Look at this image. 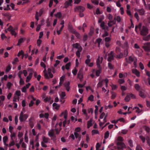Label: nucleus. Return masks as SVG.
Listing matches in <instances>:
<instances>
[{
	"instance_id": "ddd939ff",
	"label": "nucleus",
	"mask_w": 150,
	"mask_h": 150,
	"mask_svg": "<svg viewBox=\"0 0 150 150\" xmlns=\"http://www.w3.org/2000/svg\"><path fill=\"white\" fill-rule=\"evenodd\" d=\"M132 73L135 74L137 76L139 77L140 76V73L136 69H132Z\"/></svg>"
},
{
	"instance_id": "09e8293b",
	"label": "nucleus",
	"mask_w": 150,
	"mask_h": 150,
	"mask_svg": "<svg viewBox=\"0 0 150 150\" xmlns=\"http://www.w3.org/2000/svg\"><path fill=\"white\" fill-rule=\"evenodd\" d=\"M94 96L93 95H91L88 97V100H90L91 101H93V100Z\"/></svg>"
},
{
	"instance_id": "774afa93",
	"label": "nucleus",
	"mask_w": 150,
	"mask_h": 150,
	"mask_svg": "<svg viewBox=\"0 0 150 150\" xmlns=\"http://www.w3.org/2000/svg\"><path fill=\"white\" fill-rule=\"evenodd\" d=\"M130 99V98L127 94L125 98V100L126 102H128L129 100Z\"/></svg>"
},
{
	"instance_id": "58836bf2",
	"label": "nucleus",
	"mask_w": 150,
	"mask_h": 150,
	"mask_svg": "<svg viewBox=\"0 0 150 150\" xmlns=\"http://www.w3.org/2000/svg\"><path fill=\"white\" fill-rule=\"evenodd\" d=\"M112 96L111 97V99H114L116 97V94L113 92H111Z\"/></svg>"
},
{
	"instance_id": "20e7f679",
	"label": "nucleus",
	"mask_w": 150,
	"mask_h": 150,
	"mask_svg": "<svg viewBox=\"0 0 150 150\" xmlns=\"http://www.w3.org/2000/svg\"><path fill=\"white\" fill-rule=\"evenodd\" d=\"M148 33V29L146 26H143L140 30V34L142 35L146 36Z\"/></svg>"
},
{
	"instance_id": "e433bc0d",
	"label": "nucleus",
	"mask_w": 150,
	"mask_h": 150,
	"mask_svg": "<svg viewBox=\"0 0 150 150\" xmlns=\"http://www.w3.org/2000/svg\"><path fill=\"white\" fill-rule=\"evenodd\" d=\"M43 25V24H40L38 25L37 27L36 28V31H39L40 29L41 26Z\"/></svg>"
},
{
	"instance_id": "bb28decb",
	"label": "nucleus",
	"mask_w": 150,
	"mask_h": 150,
	"mask_svg": "<svg viewBox=\"0 0 150 150\" xmlns=\"http://www.w3.org/2000/svg\"><path fill=\"white\" fill-rule=\"evenodd\" d=\"M52 106L56 110H58L60 107V105L55 103H54L53 104Z\"/></svg>"
},
{
	"instance_id": "f3484780",
	"label": "nucleus",
	"mask_w": 150,
	"mask_h": 150,
	"mask_svg": "<svg viewBox=\"0 0 150 150\" xmlns=\"http://www.w3.org/2000/svg\"><path fill=\"white\" fill-rule=\"evenodd\" d=\"M94 28L92 27H91L90 30V32L88 34V35L90 37L92 36L94 33Z\"/></svg>"
},
{
	"instance_id": "5701e85b",
	"label": "nucleus",
	"mask_w": 150,
	"mask_h": 150,
	"mask_svg": "<svg viewBox=\"0 0 150 150\" xmlns=\"http://www.w3.org/2000/svg\"><path fill=\"white\" fill-rule=\"evenodd\" d=\"M2 15L4 16L7 17L9 19H10L11 17L9 13H2Z\"/></svg>"
},
{
	"instance_id": "2f4dec72",
	"label": "nucleus",
	"mask_w": 150,
	"mask_h": 150,
	"mask_svg": "<svg viewBox=\"0 0 150 150\" xmlns=\"http://www.w3.org/2000/svg\"><path fill=\"white\" fill-rule=\"evenodd\" d=\"M92 134L93 135L98 134L99 132L97 130L93 129L92 131Z\"/></svg>"
},
{
	"instance_id": "f03ea898",
	"label": "nucleus",
	"mask_w": 150,
	"mask_h": 150,
	"mask_svg": "<svg viewBox=\"0 0 150 150\" xmlns=\"http://www.w3.org/2000/svg\"><path fill=\"white\" fill-rule=\"evenodd\" d=\"M72 46L73 48L78 49V50L76 52V54L77 56H80V52L82 51V49L81 47L78 43L73 44Z\"/></svg>"
},
{
	"instance_id": "412c9836",
	"label": "nucleus",
	"mask_w": 150,
	"mask_h": 150,
	"mask_svg": "<svg viewBox=\"0 0 150 150\" xmlns=\"http://www.w3.org/2000/svg\"><path fill=\"white\" fill-rule=\"evenodd\" d=\"M50 139L46 137H42V142L45 143H48V142L49 141Z\"/></svg>"
},
{
	"instance_id": "a878e982",
	"label": "nucleus",
	"mask_w": 150,
	"mask_h": 150,
	"mask_svg": "<svg viewBox=\"0 0 150 150\" xmlns=\"http://www.w3.org/2000/svg\"><path fill=\"white\" fill-rule=\"evenodd\" d=\"M138 12L139 13L140 15H143L145 11L144 9H142L138 10Z\"/></svg>"
},
{
	"instance_id": "37998d69",
	"label": "nucleus",
	"mask_w": 150,
	"mask_h": 150,
	"mask_svg": "<svg viewBox=\"0 0 150 150\" xmlns=\"http://www.w3.org/2000/svg\"><path fill=\"white\" fill-rule=\"evenodd\" d=\"M51 100V98L50 97H47L44 100L45 102H49Z\"/></svg>"
},
{
	"instance_id": "f704fd0d",
	"label": "nucleus",
	"mask_w": 150,
	"mask_h": 150,
	"mask_svg": "<svg viewBox=\"0 0 150 150\" xmlns=\"http://www.w3.org/2000/svg\"><path fill=\"white\" fill-rule=\"evenodd\" d=\"M55 16L56 17L60 18L62 17V14L60 12H58L57 14H55Z\"/></svg>"
},
{
	"instance_id": "0eeeda50",
	"label": "nucleus",
	"mask_w": 150,
	"mask_h": 150,
	"mask_svg": "<svg viewBox=\"0 0 150 150\" xmlns=\"http://www.w3.org/2000/svg\"><path fill=\"white\" fill-rule=\"evenodd\" d=\"M117 149L118 150L122 149L125 146V145L123 142H118L117 143Z\"/></svg>"
},
{
	"instance_id": "473e14b6",
	"label": "nucleus",
	"mask_w": 150,
	"mask_h": 150,
	"mask_svg": "<svg viewBox=\"0 0 150 150\" xmlns=\"http://www.w3.org/2000/svg\"><path fill=\"white\" fill-rule=\"evenodd\" d=\"M146 140L147 144L150 145V138L149 136H147L145 138V140Z\"/></svg>"
},
{
	"instance_id": "864d4df0",
	"label": "nucleus",
	"mask_w": 150,
	"mask_h": 150,
	"mask_svg": "<svg viewBox=\"0 0 150 150\" xmlns=\"http://www.w3.org/2000/svg\"><path fill=\"white\" fill-rule=\"evenodd\" d=\"M102 41V39L100 38H98L96 40V42L98 43V45H100V43Z\"/></svg>"
},
{
	"instance_id": "680f3d73",
	"label": "nucleus",
	"mask_w": 150,
	"mask_h": 150,
	"mask_svg": "<svg viewBox=\"0 0 150 150\" xmlns=\"http://www.w3.org/2000/svg\"><path fill=\"white\" fill-rule=\"evenodd\" d=\"M118 82L120 84H122L125 81L124 79H119Z\"/></svg>"
},
{
	"instance_id": "8fccbe9b",
	"label": "nucleus",
	"mask_w": 150,
	"mask_h": 150,
	"mask_svg": "<svg viewBox=\"0 0 150 150\" xmlns=\"http://www.w3.org/2000/svg\"><path fill=\"white\" fill-rule=\"evenodd\" d=\"M15 94L18 96H20L21 95V92L20 91L18 90L16 91L15 92Z\"/></svg>"
},
{
	"instance_id": "dca6fc26",
	"label": "nucleus",
	"mask_w": 150,
	"mask_h": 150,
	"mask_svg": "<svg viewBox=\"0 0 150 150\" xmlns=\"http://www.w3.org/2000/svg\"><path fill=\"white\" fill-rule=\"evenodd\" d=\"M64 116V118L65 120L67 118V110L65 111L64 112H62L60 115V116L62 117Z\"/></svg>"
},
{
	"instance_id": "c756f323",
	"label": "nucleus",
	"mask_w": 150,
	"mask_h": 150,
	"mask_svg": "<svg viewBox=\"0 0 150 150\" xmlns=\"http://www.w3.org/2000/svg\"><path fill=\"white\" fill-rule=\"evenodd\" d=\"M114 19L116 20L118 22H120L121 20L120 17L119 16L115 17L114 18Z\"/></svg>"
},
{
	"instance_id": "bf43d9fd",
	"label": "nucleus",
	"mask_w": 150,
	"mask_h": 150,
	"mask_svg": "<svg viewBox=\"0 0 150 150\" xmlns=\"http://www.w3.org/2000/svg\"><path fill=\"white\" fill-rule=\"evenodd\" d=\"M47 26L49 27L50 25V22L49 19H47L46 21Z\"/></svg>"
},
{
	"instance_id": "79ce46f5",
	"label": "nucleus",
	"mask_w": 150,
	"mask_h": 150,
	"mask_svg": "<svg viewBox=\"0 0 150 150\" xmlns=\"http://www.w3.org/2000/svg\"><path fill=\"white\" fill-rule=\"evenodd\" d=\"M74 134L75 135V137L76 139H77V138L79 137H80L81 136V134H79L78 133H76V132H74Z\"/></svg>"
},
{
	"instance_id": "6e6d98bb",
	"label": "nucleus",
	"mask_w": 150,
	"mask_h": 150,
	"mask_svg": "<svg viewBox=\"0 0 150 150\" xmlns=\"http://www.w3.org/2000/svg\"><path fill=\"white\" fill-rule=\"evenodd\" d=\"M81 131V128L80 127H77L76 128L75 130V132H76V133H78L79 132Z\"/></svg>"
},
{
	"instance_id": "c03bdc74",
	"label": "nucleus",
	"mask_w": 150,
	"mask_h": 150,
	"mask_svg": "<svg viewBox=\"0 0 150 150\" xmlns=\"http://www.w3.org/2000/svg\"><path fill=\"white\" fill-rule=\"evenodd\" d=\"M139 138L141 139L143 143H144L145 142V138L144 137L141 135L139 136Z\"/></svg>"
},
{
	"instance_id": "f8f14e48",
	"label": "nucleus",
	"mask_w": 150,
	"mask_h": 150,
	"mask_svg": "<svg viewBox=\"0 0 150 150\" xmlns=\"http://www.w3.org/2000/svg\"><path fill=\"white\" fill-rule=\"evenodd\" d=\"M70 84L69 81L65 82L64 84V86L67 91H69L70 89Z\"/></svg>"
},
{
	"instance_id": "c85d7f7f",
	"label": "nucleus",
	"mask_w": 150,
	"mask_h": 150,
	"mask_svg": "<svg viewBox=\"0 0 150 150\" xmlns=\"http://www.w3.org/2000/svg\"><path fill=\"white\" fill-rule=\"evenodd\" d=\"M16 134L15 132H13V133H11L10 135V137L11 138V140H14V138L16 137Z\"/></svg>"
},
{
	"instance_id": "a211bd4d",
	"label": "nucleus",
	"mask_w": 150,
	"mask_h": 150,
	"mask_svg": "<svg viewBox=\"0 0 150 150\" xmlns=\"http://www.w3.org/2000/svg\"><path fill=\"white\" fill-rule=\"evenodd\" d=\"M33 75V73H30L29 75L26 78V82H28L29 81L30 79H31Z\"/></svg>"
},
{
	"instance_id": "7ed1b4c3",
	"label": "nucleus",
	"mask_w": 150,
	"mask_h": 150,
	"mask_svg": "<svg viewBox=\"0 0 150 150\" xmlns=\"http://www.w3.org/2000/svg\"><path fill=\"white\" fill-rule=\"evenodd\" d=\"M129 59H128L126 58V61L128 63L131 64L132 62H134V65L135 67L137 66V59L135 57H129Z\"/></svg>"
},
{
	"instance_id": "4468645a",
	"label": "nucleus",
	"mask_w": 150,
	"mask_h": 150,
	"mask_svg": "<svg viewBox=\"0 0 150 150\" xmlns=\"http://www.w3.org/2000/svg\"><path fill=\"white\" fill-rule=\"evenodd\" d=\"M8 137L7 136H5L3 137V142L4 145L6 146H8V144L6 143L8 140Z\"/></svg>"
},
{
	"instance_id": "6ab92c4d",
	"label": "nucleus",
	"mask_w": 150,
	"mask_h": 150,
	"mask_svg": "<svg viewBox=\"0 0 150 150\" xmlns=\"http://www.w3.org/2000/svg\"><path fill=\"white\" fill-rule=\"evenodd\" d=\"M134 87L135 89L139 91L142 89L138 84H135Z\"/></svg>"
},
{
	"instance_id": "0e129e2a",
	"label": "nucleus",
	"mask_w": 150,
	"mask_h": 150,
	"mask_svg": "<svg viewBox=\"0 0 150 150\" xmlns=\"http://www.w3.org/2000/svg\"><path fill=\"white\" fill-rule=\"evenodd\" d=\"M19 83L20 85H23L24 84V82L22 78L20 79Z\"/></svg>"
},
{
	"instance_id": "6e6552de",
	"label": "nucleus",
	"mask_w": 150,
	"mask_h": 150,
	"mask_svg": "<svg viewBox=\"0 0 150 150\" xmlns=\"http://www.w3.org/2000/svg\"><path fill=\"white\" fill-rule=\"evenodd\" d=\"M48 74L47 73H45V77L47 79H49V76L50 78H52L53 77V74L51 73V69H48Z\"/></svg>"
},
{
	"instance_id": "4c0bfd02",
	"label": "nucleus",
	"mask_w": 150,
	"mask_h": 150,
	"mask_svg": "<svg viewBox=\"0 0 150 150\" xmlns=\"http://www.w3.org/2000/svg\"><path fill=\"white\" fill-rule=\"evenodd\" d=\"M109 133L108 131L106 132L105 134L104 138L105 139L108 138L109 136Z\"/></svg>"
},
{
	"instance_id": "052dcab7",
	"label": "nucleus",
	"mask_w": 150,
	"mask_h": 150,
	"mask_svg": "<svg viewBox=\"0 0 150 150\" xmlns=\"http://www.w3.org/2000/svg\"><path fill=\"white\" fill-rule=\"evenodd\" d=\"M12 85V84L10 82H8L7 83V86L8 89H10Z\"/></svg>"
},
{
	"instance_id": "a19ab883",
	"label": "nucleus",
	"mask_w": 150,
	"mask_h": 150,
	"mask_svg": "<svg viewBox=\"0 0 150 150\" xmlns=\"http://www.w3.org/2000/svg\"><path fill=\"white\" fill-rule=\"evenodd\" d=\"M103 85V81H100L97 84L98 87H101Z\"/></svg>"
},
{
	"instance_id": "13d9d810",
	"label": "nucleus",
	"mask_w": 150,
	"mask_h": 150,
	"mask_svg": "<svg viewBox=\"0 0 150 150\" xmlns=\"http://www.w3.org/2000/svg\"><path fill=\"white\" fill-rule=\"evenodd\" d=\"M11 34L12 35H14L15 36H16V35L17 34V33L15 32V31L14 30V29H13L12 30H11Z\"/></svg>"
},
{
	"instance_id": "e2e57ef3",
	"label": "nucleus",
	"mask_w": 150,
	"mask_h": 150,
	"mask_svg": "<svg viewBox=\"0 0 150 150\" xmlns=\"http://www.w3.org/2000/svg\"><path fill=\"white\" fill-rule=\"evenodd\" d=\"M88 36L87 35H85L83 36V40L86 41L87 39Z\"/></svg>"
},
{
	"instance_id": "49530a36",
	"label": "nucleus",
	"mask_w": 150,
	"mask_h": 150,
	"mask_svg": "<svg viewBox=\"0 0 150 150\" xmlns=\"http://www.w3.org/2000/svg\"><path fill=\"white\" fill-rule=\"evenodd\" d=\"M70 120H69L67 121L66 120L64 121L63 123V125L64 127H65L66 124L67 123L68 124L70 123Z\"/></svg>"
},
{
	"instance_id": "338daca9",
	"label": "nucleus",
	"mask_w": 150,
	"mask_h": 150,
	"mask_svg": "<svg viewBox=\"0 0 150 150\" xmlns=\"http://www.w3.org/2000/svg\"><path fill=\"white\" fill-rule=\"evenodd\" d=\"M128 95L129 96L130 98H135L134 95L132 93H129Z\"/></svg>"
},
{
	"instance_id": "f257e3e1",
	"label": "nucleus",
	"mask_w": 150,
	"mask_h": 150,
	"mask_svg": "<svg viewBox=\"0 0 150 150\" xmlns=\"http://www.w3.org/2000/svg\"><path fill=\"white\" fill-rule=\"evenodd\" d=\"M103 59V57H98L97 59L96 65L98 69L96 71V75L97 76H99L101 72L102 67L100 65V64L102 63Z\"/></svg>"
},
{
	"instance_id": "3c124183",
	"label": "nucleus",
	"mask_w": 150,
	"mask_h": 150,
	"mask_svg": "<svg viewBox=\"0 0 150 150\" xmlns=\"http://www.w3.org/2000/svg\"><path fill=\"white\" fill-rule=\"evenodd\" d=\"M12 142L8 144V146L9 147H11L13 146L15 144V143L14 140H11Z\"/></svg>"
},
{
	"instance_id": "cd10ccee",
	"label": "nucleus",
	"mask_w": 150,
	"mask_h": 150,
	"mask_svg": "<svg viewBox=\"0 0 150 150\" xmlns=\"http://www.w3.org/2000/svg\"><path fill=\"white\" fill-rule=\"evenodd\" d=\"M73 34H74L78 38H80V34L77 32L76 31V30L73 33Z\"/></svg>"
},
{
	"instance_id": "7c9ffc66",
	"label": "nucleus",
	"mask_w": 150,
	"mask_h": 150,
	"mask_svg": "<svg viewBox=\"0 0 150 150\" xmlns=\"http://www.w3.org/2000/svg\"><path fill=\"white\" fill-rule=\"evenodd\" d=\"M128 54V52L127 50H126L124 51V54H123L122 53H121L120 54V55H124L125 56H127Z\"/></svg>"
},
{
	"instance_id": "aec40b11",
	"label": "nucleus",
	"mask_w": 150,
	"mask_h": 150,
	"mask_svg": "<svg viewBox=\"0 0 150 150\" xmlns=\"http://www.w3.org/2000/svg\"><path fill=\"white\" fill-rule=\"evenodd\" d=\"M25 40V38H21L18 40V43L17 44V45L18 46L21 43L24 42V40Z\"/></svg>"
},
{
	"instance_id": "5fc2aeb1",
	"label": "nucleus",
	"mask_w": 150,
	"mask_h": 150,
	"mask_svg": "<svg viewBox=\"0 0 150 150\" xmlns=\"http://www.w3.org/2000/svg\"><path fill=\"white\" fill-rule=\"evenodd\" d=\"M77 72V70L76 69H74L72 71V72L74 75H76V74Z\"/></svg>"
},
{
	"instance_id": "b1692460",
	"label": "nucleus",
	"mask_w": 150,
	"mask_h": 150,
	"mask_svg": "<svg viewBox=\"0 0 150 150\" xmlns=\"http://www.w3.org/2000/svg\"><path fill=\"white\" fill-rule=\"evenodd\" d=\"M54 132L53 130L50 131L48 132V135L50 137H52L54 136Z\"/></svg>"
},
{
	"instance_id": "393cba45",
	"label": "nucleus",
	"mask_w": 150,
	"mask_h": 150,
	"mask_svg": "<svg viewBox=\"0 0 150 150\" xmlns=\"http://www.w3.org/2000/svg\"><path fill=\"white\" fill-rule=\"evenodd\" d=\"M142 39L143 40L147 41L150 39V35L149 34L147 36H144L143 37Z\"/></svg>"
},
{
	"instance_id": "2eb2a0df",
	"label": "nucleus",
	"mask_w": 150,
	"mask_h": 150,
	"mask_svg": "<svg viewBox=\"0 0 150 150\" xmlns=\"http://www.w3.org/2000/svg\"><path fill=\"white\" fill-rule=\"evenodd\" d=\"M78 78H79L80 80H81L83 78V74L82 71L80 70L78 74Z\"/></svg>"
},
{
	"instance_id": "c9c22d12",
	"label": "nucleus",
	"mask_w": 150,
	"mask_h": 150,
	"mask_svg": "<svg viewBox=\"0 0 150 150\" xmlns=\"http://www.w3.org/2000/svg\"><path fill=\"white\" fill-rule=\"evenodd\" d=\"M126 12L127 15L129 16L131 18H132L133 17V16L132 15L131 12L129 10H127Z\"/></svg>"
},
{
	"instance_id": "69168bd1",
	"label": "nucleus",
	"mask_w": 150,
	"mask_h": 150,
	"mask_svg": "<svg viewBox=\"0 0 150 150\" xmlns=\"http://www.w3.org/2000/svg\"><path fill=\"white\" fill-rule=\"evenodd\" d=\"M87 57L88 58L86 60L85 63L88 65L91 62V59L88 58L89 57Z\"/></svg>"
},
{
	"instance_id": "1a4fd4ad",
	"label": "nucleus",
	"mask_w": 150,
	"mask_h": 150,
	"mask_svg": "<svg viewBox=\"0 0 150 150\" xmlns=\"http://www.w3.org/2000/svg\"><path fill=\"white\" fill-rule=\"evenodd\" d=\"M139 95L140 97L143 98H145L146 96V93L144 90L142 89L139 91Z\"/></svg>"
},
{
	"instance_id": "9b49d317",
	"label": "nucleus",
	"mask_w": 150,
	"mask_h": 150,
	"mask_svg": "<svg viewBox=\"0 0 150 150\" xmlns=\"http://www.w3.org/2000/svg\"><path fill=\"white\" fill-rule=\"evenodd\" d=\"M72 2V0H69L66 1L64 4V8H67L69 6H71V3Z\"/></svg>"
},
{
	"instance_id": "4d7b16f0",
	"label": "nucleus",
	"mask_w": 150,
	"mask_h": 150,
	"mask_svg": "<svg viewBox=\"0 0 150 150\" xmlns=\"http://www.w3.org/2000/svg\"><path fill=\"white\" fill-rule=\"evenodd\" d=\"M14 120L15 121V123L16 125L17 124L18 122V116L16 115L15 117Z\"/></svg>"
},
{
	"instance_id": "a18cd8bd",
	"label": "nucleus",
	"mask_w": 150,
	"mask_h": 150,
	"mask_svg": "<svg viewBox=\"0 0 150 150\" xmlns=\"http://www.w3.org/2000/svg\"><path fill=\"white\" fill-rule=\"evenodd\" d=\"M66 96V93L65 92H62L60 96L61 98L62 99H64V97Z\"/></svg>"
},
{
	"instance_id": "4be33fe9",
	"label": "nucleus",
	"mask_w": 150,
	"mask_h": 150,
	"mask_svg": "<svg viewBox=\"0 0 150 150\" xmlns=\"http://www.w3.org/2000/svg\"><path fill=\"white\" fill-rule=\"evenodd\" d=\"M92 120L91 119L88 121L87 123V127L88 128H89L92 125Z\"/></svg>"
},
{
	"instance_id": "72a5a7b5",
	"label": "nucleus",
	"mask_w": 150,
	"mask_h": 150,
	"mask_svg": "<svg viewBox=\"0 0 150 150\" xmlns=\"http://www.w3.org/2000/svg\"><path fill=\"white\" fill-rule=\"evenodd\" d=\"M18 56H20L22 55V56H24V52L22 50H21L18 54Z\"/></svg>"
},
{
	"instance_id": "423d86ee",
	"label": "nucleus",
	"mask_w": 150,
	"mask_h": 150,
	"mask_svg": "<svg viewBox=\"0 0 150 150\" xmlns=\"http://www.w3.org/2000/svg\"><path fill=\"white\" fill-rule=\"evenodd\" d=\"M85 10V8L83 6H78L75 8L74 11L76 12L77 11L79 12H83Z\"/></svg>"
},
{
	"instance_id": "9d476101",
	"label": "nucleus",
	"mask_w": 150,
	"mask_h": 150,
	"mask_svg": "<svg viewBox=\"0 0 150 150\" xmlns=\"http://www.w3.org/2000/svg\"><path fill=\"white\" fill-rule=\"evenodd\" d=\"M68 29L69 31L72 33L76 30L73 28V26L70 23H69L68 26Z\"/></svg>"
},
{
	"instance_id": "603ef678",
	"label": "nucleus",
	"mask_w": 150,
	"mask_h": 150,
	"mask_svg": "<svg viewBox=\"0 0 150 150\" xmlns=\"http://www.w3.org/2000/svg\"><path fill=\"white\" fill-rule=\"evenodd\" d=\"M127 88L124 86H121V89L122 91H124L127 90Z\"/></svg>"
},
{
	"instance_id": "39448f33",
	"label": "nucleus",
	"mask_w": 150,
	"mask_h": 150,
	"mask_svg": "<svg viewBox=\"0 0 150 150\" xmlns=\"http://www.w3.org/2000/svg\"><path fill=\"white\" fill-rule=\"evenodd\" d=\"M28 115L27 114H23V112L21 111L19 117L20 122H22L25 120L28 117Z\"/></svg>"
},
{
	"instance_id": "de8ad7c7",
	"label": "nucleus",
	"mask_w": 150,
	"mask_h": 150,
	"mask_svg": "<svg viewBox=\"0 0 150 150\" xmlns=\"http://www.w3.org/2000/svg\"><path fill=\"white\" fill-rule=\"evenodd\" d=\"M71 65V63H70L69 62L68 63H67L65 65V68L67 70H68L69 69V67H70Z\"/></svg>"
},
{
	"instance_id": "ea45409f",
	"label": "nucleus",
	"mask_w": 150,
	"mask_h": 150,
	"mask_svg": "<svg viewBox=\"0 0 150 150\" xmlns=\"http://www.w3.org/2000/svg\"><path fill=\"white\" fill-rule=\"evenodd\" d=\"M29 124L31 127L32 128L34 126V124L33 122L30 119L29 120Z\"/></svg>"
}]
</instances>
